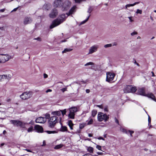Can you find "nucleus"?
Returning <instances> with one entry per match:
<instances>
[{"label":"nucleus","mask_w":156,"mask_h":156,"mask_svg":"<svg viewBox=\"0 0 156 156\" xmlns=\"http://www.w3.org/2000/svg\"><path fill=\"white\" fill-rule=\"evenodd\" d=\"M66 19V17L65 14H62L57 19L54 20L52 23V24L50 26V29H52L53 28L59 25L62 22L64 21Z\"/></svg>","instance_id":"f257e3e1"},{"label":"nucleus","mask_w":156,"mask_h":156,"mask_svg":"<svg viewBox=\"0 0 156 156\" xmlns=\"http://www.w3.org/2000/svg\"><path fill=\"white\" fill-rule=\"evenodd\" d=\"M137 94L140 95L147 96L151 98L154 101H156L155 97L152 93H149L147 94L145 93V90L144 88L139 89L137 91Z\"/></svg>","instance_id":"f03ea898"},{"label":"nucleus","mask_w":156,"mask_h":156,"mask_svg":"<svg viewBox=\"0 0 156 156\" xmlns=\"http://www.w3.org/2000/svg\"><path fill=\"white\" fill-rule=\"evenodd\" d=\"M10 122L14 126H16L17 127H20L23 128H25V125L26 124H28V123H25L20 121L19 120H10Z\"/></svg>","instance_id":"7ed1b4c3"},{"label":"nucleus","mask_w":156,"mask_h":156,"mask_svg":"<svg viewBox=\"0 0 156 156\" xmlns=\"http://www.w3.org/2000/svg\"><path fill=\"white\" fill-rule=\"evenodd\" d=\"M58 120V117L55 115L51 117L48 121V126L51 128L54 127Z\"/></svg>","instance_id":"20e7f679"},{"label":"nucleus","mask_w":156,"mask_h":156,"mask_svg":"<svg viewBox=\"0 0 156 156\" xmlns=\"http://www.w3.org/2000/svg\"><path fill=\"white\" fill-rule=\"evenodd\" d=\"M69 111V113L68 115V117L69 118L74 119L75 118V113L78 111V108L76 107H72L69 108L68 109Z\"/></svg>","instance_id":"39448f33"},{"label":"nucleus","mask_w":156,"mask_h":156,"mask_svg":"<svg viewBox=\"0 0 156 156\" xmlns=\"http://www.w3.org/2000/svg\"><path fill=\"white\" fill-rule=\"evenodd\" d=\"M108 119V115L105 114L101 112H99L98 114V119L100 122L103 121L106 122Z\"/></svg>","instance_id":"423d86ee"},{"label":"nucleus","mask_w":156,"mask_h":156,"mask_svg":"<svg viewBox=\"0 0 156 156\" xmlns=\"http://www.w3.org/2000/svg\"><path fill=\"white\" fill-rule=\"evenodd\" d=\"M10 58V56L8 55H0V63H4L8 61Z\"/></svg>","instance_id":"0eeeda50"},{"label":"nucleus","mask_w":156,"mask_h":156,"mask_svg":"<svg viewBox=\"0 0 156 156\" xmlns=\"http://www.w3.org/2000/svg\"><path fill=\"white\" fill-rule=\"evenodd\" d=\"M32 94L31 92H25L20 95V97L23 100L27 99L30 98Z\"/></svg>","instance_id":"6e6552de"},{"label":"nucleus","mask_w":156,"mask_h":156,"mask_svg":"<svg viewBox=\"0 0 156 156\" xmlns=\"http://www.w3.org/2000/svg\"><path fill=\"white\" fill-rule=\"evenodd\" d=\"M107 76L106 80L108 82H110L112 81L115 76V74L114 73H112L110 72L107 73Z\"/></svg>","instance_id":"1a4fd4ad"},{"label":"nucleus","mask_w":156,"mask_h":156,"mask_svg":"<svg viewBox=\"0 0 156 156\" xmlns=\"http://www.w3.org/2000/svg\"><path fill=\"white\" fill-rule=\"evenodd\" d=\"M99 48V45L98 44H94L90 47L89 50L88 54H92L96 52Z\"/></svg>","instance_id":"9d476101"},{"label":"nucleus","mask_w":156,"mask_h":156,"mask_svg":"<svg viewBox=\"0 0 156 156\" xmlns=\"http://www.w3.org/2000/svg\"><path fill=\"white\" fill-rule=\"evenodd\" d=\"M46 121V119L44 117H40L37 118L35 121L36 123H44Z\"/></svg>","instance_id":"9b49d317"},{"label":"nucleus","mask_w":156,"mask_h":156,"mask_svg":"<svg viewBox=\"0 0 156 156\" xmlns=\"http://www.w3.org/2000/svg\"><path fill=\"white\" fill-rule=\"evenodd\" d=\"M57 9H54L51 13L49 14V16L51 18H53L57 15Z\"/></svg>","instance_id":"f8f14e48"},{"label":"nucleus","mask_w":156,"mask_h":156,"mask_svg":"<svg viewBox=\"0 0 156 156\" xmlns=\"http://www.w3.org/2000/svg\"><path fill=\"white\" fill-rule=\"evenodd\" d=\"M32 21V19L30 17H27L24 19L23 23L24 25H27L31 23Z\"/></svg>","instance_id":"ddd939ff"},{"label":"nucleus","mask_w":156,"mask_h":156,"mask_svg":"<svg viewBox=\"0 0 156 156\" xmlns=\"http://www.w3.org/2000/svg\"><path fill=\"white\" fill-rule=\"evenodd\" d=\"M34 128L38 132L42 133L43 132V128L41 126L38 125H36L35 126Z\"/></svg>","instance_id":"4468645a"},{"label":"nucleus","mask_w":156,"mask_h":156,"mask_svg":"<svg viewBox=\"0 0 156 156\" xmlns=\"http://www.w3.org/2000/svg\"><path fill=\"white\" fill-rule=\"evenodd\" d=\"M11 77V76L10 75H9L8 76L5 75H0V81L3 80L4 79H9Z\"/></svg>","instance_id":"2eb2a0df"},{"label":"nucleus","mask_w":156,"mask_h":156,"mask_svg":"<svg viewBox=\"0 0 156 156\" xmlns=\"http://www.w3.org/2000/svg\"><path fill=\"white\" fill-rule=\"evenodd\" d=\"M76 8V6H74L70 10L69 12L66 13V14L67 15V16L70 14H72L73 12H75Z\"/></svg>","instance_id":"dca6fc26"},{"label":"nucleus","mask_w":156,"mask_h":156,"mask_svg":"<svg viewBox=\"0 0 156 156\" xmlns=\"http://www.w3.org/2000/svg\"><path fill=\"white\" fill-rule=\"evenodd\" d=\"M131 86H126L124 89V91L125 93H129L130 92Z\"/></svg>","instance_id":"f3484780"},{"label":"nucleus","mask_w":156,"mask_h":156,"mask_svg":"<svg viewBox=\"0 0 156 156\" xmlns=\"http://www.w3.org/2000/svg\"><path fill=\"white\" fill-rule=\"evenodd\" d=\"M67 123L70 127V129L71 130H73V126L74 125V124L73 123L72 121L71 120H69L68 121Z\"/></svg>","instance_id":"a211bd4d"},{"label":"nucleus","mask_w":156,"mask_h":156,"mask_svg":"<svg viewBox=\"0 0 156 156\" xmlns=\"http://www.w3.org/2000/svg\"><path fill=\"white\" fill-rule=\"evenodd\" d=\"M51 114L59 116L61 115V113L60 110V111L52 112H51Z\"/></svg>","instance_id":"6ab92c4d"},{"label":"nucleus","mask_w":156,"mask_h":156,"mask_svg":"<svg viewBox=\"0 0 156 156\" xmlns=\"http://www.w3.org/2000/svg\"><path fill=\"white\" fill-rule=\"evenodd\" d=\"M139 3V2H136L133 4H127L125 6V9H127L128 8H129L130 6H133Z\"/></svg>","instance_id":"aec40b11"},{"label":"nucleus","mask_w":156,"mask_h":156,"mask_svg":"<svg viewBox=\"0 0 156 156\" xmlns=\"http://www.w3.org/2000/svg\"><path fill=\"white\" fill-rule=\"evenodd\" d=\"M60 130L62 132H68L67 127L65 126H62L60 128Z\"/></svg>","instance_id":"412c9836"},{"label":"nucleus","mask_w":156,"mask_h":156,"mask_svg":"<svg viewBox=\"0 0 156 156\" xmlns=\"http://www.w3.org/2000/svg\"><path fill=\"white\" fill-rule=\"evenodd\" d=\"M61 3V0H57L56 1H55L54 2V3L55 4V6L56 7H58L59 6H60V5L59 4L60 3V4Z\"/></svg>","instance_id":"4be33fe9"},{"label":"nucleus","mask_w":156,"mask_h":156,"mask_svg":"<svg viewBox=\"0 0 156 156\" xmlns=\"http://www.w3.org/2000/svg\"><path fill=\"white\" fill-rule=\"evenodd\" d=\"M90 14H89V16L87 17V18L85 20H84L83 21H82L80 23V25H81L82 24H83L85 23L88 20L90 16Z\"/></svg>","instance_id":"5701e85b"},{"label":"nucleus","mask_w":156,"mask_h":156,"mask_svg":"<svg viewBox=\"0 0 156 156\" xmlns=\"http://www.w3.org/2000/svg\"><path fill=\"white\" fill-rule=\"evenodd\" d=\"M50 5L48 4H45L43 6V9H45L47 10H48V9L50 8Z\"/></svg>","instance_id":"b1692460"},{"label":"nucleus","mask_w":156,"mask_h":156,"mask_svg":"<svg viewBox=\"0 0 156 156\" xmlns=\"http://www.w3.org/2000/svg\"><path fill=\"white\" fill-rule=\"evenodd\" d=\"M136 90V87H133L131 86L130 89V92L134 93Z\"/></svg>","instance_id":"393cba45"},{"label":"nucleus","mask_w":156,"mask_h":156,"mask_svg":"<svg viewBox=\"0 0 156 156\" xmlns=\"http://www.w3.org/2000/svg\"><path fill=\"white\" fill-rule=\"evenodd\" d=\"M86 125V123H82L80 124L79 125V128L80 129L83 128Z\"/></svg>","instance_id":"a878e982"},{"label":"nucleus","mask_w":156,"mask_h":156,"mask_svg":"<svg viewBox=\"0 0 156 156\" xmlns=\"http://www.w3.org/2000/svg\"><path fill=\"white\" fill-rule=\"evenodd\" d=\"M72 50L73 49L71 48H65L63 51H62V53H66L67 52L70 51Z\"/></svg>","instance_id":"bb28decb"},{"label":"nucleus","mask_w":156,"mask_h":156,"mask_svg":"<svg viewBox=\"0 0 156 156\" xmlns=\"http://www.w3.org/2000/svg\"><path fill=\"white\" fill-rule=\"evenodd\" d=\"M63 144H60L55 146L54 147V148L55 149H58L62 147H63Z\"/></svg>","instance_id":"cd10ccee"},{"label":"nucleus","mask_w":156,"mask_h":156,"mask_svg":"<svg viewBox=\"0 0 156 156\" xmlns=\"http://www.w3.org/2000/svg\"><path fill=\"white\" fill-rule=\"evenodd\" d=\"M87 151L90 153H92L93 151V148L90 147H89L87 148Z\"/></svg>","instance_id":"c85d7f7f"},{"label":"nucleus","mask_w":156,"mask_h":156,"mask_svg":"<svg viewBox=\"0 0 156 156\" xmlns=\"http://www.w3.org/2000/svg\"><path fill=\"white\" fill-rule=\"evenodd\" d=\"M97 113V111L95 110H93L92 112V115L93 117H94Z\"/></svg>","instance_id":"c756f323"},{"label":"nucleus","mask_w":156,"mask_h":156,"mask_svg":"<svg viewBox=\"0 0 156 156\" xmlns=\"http://www.w3.org/2000/svg\"><path fill=\"white\" fill-rule=\"evenodd\" d=\"M60 111L61 114H62L63 116L65 115L66 112V109L62 110H60Z\"/></svg>","instance_id":"7c9ffc66"},{"label":"nucleus","mask_w":156,"mask_h":156,"mask_svg":"<svg viewBox=\"0 0 156 156\" xmlns=\"http://www.w3.org/2000/svg\"><path fill=\"white\" fill-rule=\"evenodd\" d=\"M142 11L141 10H140L139 9H137L136 11V14H141L142 13Z\"/></svg>","instance_id":"2f4dec72"},{"label":"nucleus","mask_w":156,"mask_h":156,"mask_svg":"<svg viewBox=\"0 0 156 156\" xmlns=\"http://www.w3.org/2000/svg\"><path fill=\"white\" fill-rule=\"evenodd\" d=\"M112 46V44H108L105 45L104 46V47L105 48H107L108 47H110Z\"/></svg>","instance_id":"473e14b6"},{"label":"nucleus","mask_w":156,"mask_h":156,"mask_svg":"<svg viewBox=\"0 0 156 156\" xmlns=\"http://www.w3.org/2000/svg\"><path fill=\"white\" fill-rule=\"evenodd\" d=\"M45 118L46 119H50V115L49 113H46L45 115Z\"/></svg>","instance_id":"72a5a7b5"},{"label":"nucleus","mask_w":156,"mask_h":156,"mask_svg":"<svg viewBox=\"0 0 156 156\" xmlns=\"http://www.w3.org/2000/svg\"><path fill=\"white\" fill-rule=\"evenodd\" d=\"M46 132L48 134L54 133H56L55 131H47Z\"/></svg>","instance_id":"f704fd0d"},{"label":"nucleus","mask_w":156,"mask_h":156,"mask_svg":"<svg viewBox=\"0 0 156 156\" xmlns=\"http://www.w3.org/2000/svg\"><path fill=\"white\" fill-rule=\"evenodd\" d=\"M94 65V63L93 62H89L87 63L86 64H85L84 65V66H88V65Z\"/></svg>","instance_id":"c9c22d12"},{"label":"nucleus","mask_w":156,"mask_h":156,"mask_svg":"<svg viewBox=\"0 0 156 156\" xmlns=\"http://www.w3.org/2000/svg\"><path fill=\"white\" fill-rule=\"evenodd\" d=\"M33 130V127L32 126H31L29 128L27 129V131L28 132H31Z\"/></svg>","instance_id":"e433bc0d"},{"label":"nucleus","mask_w":156,"mask_h":156,"mask_svg":"<svg viewBox=\"0 0 156 156\" xmlns=\"http://www.w3.org/2000/svg\"><path fill=\"white\" fill-rule=\"evenodd\" d=\"M86 0H75V2L77 3H80L82 2L86 1Z\"/></svg>","instance_id":"4c0bfd02"},{"label":"nucleus","mask_w":156,"mask_h":156,"mask_svg":"<svg viewBox=\"0 0 156 156\" xmlns=\"http://www.w3.org/2000/svg\"><path fill=\"white\" fill-rule=\"evenodd\" d=\"M93 122V119H91L87 123V125H90L92 124Z\"/></svg>","instance_id":"58836bf2"},{"label":"nucleus","mask_w":156,"mask_h":156,"mask_svg":"<svg viewBox=\"0 0 156 156\" xmlns=\"http://www.w3.org/2000/svg\"><path fill=\"white\" fill-rule=\"evenodd\" d=\"M122 131L123 133H125L126 134H128V130H127L125 129H122Z\"/></svg>","instance_id":"ea45409f"},{"label":"nucleus","mask_w":156,"mask_h":156,"mask_svg":"<svg viewBox=\"0 0 156 156\" xmlns=\"http://www.w3.org/2000/svg\"><path fill=\"white\" fill-rule=\"evenodd\" d=\"M134 133V131H133L130 130H128V133H129L130 134V136L131 137H132L133 136L132 134Z\"/></svg>","instance_id":"a19ab883"},{"label":"nucleus","mask_w":156,"mask_h":156,"mask_svg":"<svg viewBox=\"0 0 156 156\" xmlns=\"http://www.w3.org/2000/svg\"><path fill=\"white\" fill-rule=\"evenodd\" d=\"M67 87L63 88L61 89V90L62 92H64L65 91H66L67 90Z\"/></svg>","instance_id":"79ce46f5"},{"label":"nucleus","mask_w":156,"mask_h":156,"mask_svg":"<svg viewBox=\"0 0 156 156\" xmlns=\"http://www.w3.org/2000/svg\"><path fill=\"white\" fill-rule=\"evenodd\" d=\"M137 34V33L136 31H134L133 32L131 33V35L132 36H133L134 35H136Z\"/></svg>","instance_id":"37998d69"},{"label":"nucleus","mask_w":156,"mask_h":156,"mask_svg":"<svg viewBox=\"0 0 156 156\" xmlns=\"http://www.w3.org/2000/svg\"><path fill=\"white\" fill-rule=\"evenodd\" d=\"M92 8L91 7H90L88 9L87 12L89 13V14H90L92 11Z\"/></svg>","instance_id":"c03bdc74"},{"label":"nucleus","mask_w":156,"mask_h":156,"mask_svg":"<svg viewBox=\"0 0 156 156\" xmlns=\"http://www.w3.org/2000/svg\"><path fill=\"white\" fill-rule=\"evenodd\" d=\"M34 40H37L38 41H41V38L39 37H38L37 38H34Z\"/></svg>","instance_id":"a18cd8bd"},{"label":"nucleus","mask_w":156,"mask_h":156,"mask_svg":"<svg viewBox=\"0 0 156 156\" xmlns=\"http://www.w3.org/2000/svg\"><path fill=\"white\" fill-rule=\"evenodd\" d=\"M133 18V17L132 16H130L128 17V18L130 22H133L134 21L132 19Z\"/></svg>","instance_id":"49530a36"},{"label":"nucleus","mask_w":156,"mask_h":156,"mask_svg":"<svg viewBox=\"0 0 156 156\" xmlns=\"http://www.w3.org/2000/svg\"><path fill=\"white\" fill-rule=\"evenodd\" d=\"M96 148L99 150H101V147L100 146L97 145L96 146Z\"/></svg>","instance_id":"de8ad7c7"},{"label":"nucleus","mask_w":156,"mask_h":156,"mask_svg":"<svg viewBox=\"0 0 156 156\" xmlns=\"http://www.w3.org/2000/svg\"><path fill=\"white\" fill-rule=\"evenodd\" d=\"M148 123L149 124L151 122V119L150 116L148 115Z\"/></svg>","instance_id":"09e8293b"},{"label":"nucleus","mask_w":156,"mask_h":156,"mask_svg":"<svg viewBox=\"0 0 156 156\" xmlns=\"http://www.w3.org/2000/svg\"><path fill=\"white\" fill-rule=\"evenodd\" d=\"M115 122L117 123V124H118V125H119V121L116 118H115Z\"/></svg>","instance_id":"8fccbe9b"},{"label":"nucleus","mask_w":156,"mask_h":156,"mask_svg":"<svg viewBox=\"0 0 156 156\" xmlns=\"http://www.w3.org/2000/svg\"><path fill=\"white\" fill-rule=\"evenodd\" d=\"M104 111L105 112H108V108L107 106H106L104 108Z\"/></svg>","instance_id":"3c124183"},{"label":"nucleus","mask_w":156,"mask_h":156,"mask_svg":"<svg viewBox=\"0 0 156 156\" xmlns=\"http://www.w3.org/2000/svg\"><path fill=\"white\" fill-rule=\"evenodd\" d=\"M97 139L98 140H105V139L104 138H103L102 137H101V136L98 137V138H97Z\"/></svg>","instance_id":"603ef678"},{"label":"nucleus","mask_w":156,"mask_h":156,"mask_svg":"<svg viewBox=\"0 0 156 156\" xmlns=\"http://www.w3.org/2000/svg\"><path fill=\"white\" fill-rule=\"evenodd\" d=\"M97 106L101 108H103V106L102 105H97Z\"/></svg>","instance_id":"864d4df0"},{"label":"nucleus","mask_w":156,"mask_h":156,"mask_svg":"<svg viewBox=\"0 0 156 156\" xmlns=\"http://www.w3.org/2000/svg\"><path fill=\"white\" fill-rule=\"evenodd\" d=\"M48 77V75L45 74V73H44V78H47Z\"/></svg>","instance_id":"5fc2aeb1"},{"label":"nucleus","mask_w":156,"mask_h":156,"mask_svg":"<svg viewBox=\"0 0 156 156\" xmlns=\"http://www.w3.org/2000/svg\"><path fill=\"white\" fill-rule=\"evenodd\" d=\"M112 46H116L117 44V43L116 42H114L112 43Z\"/></svg>","instance_id":"6e6d98bb"},{"label":"nucleus","mask_w":156,"mask_h":156,"mask_svg":"<svg viewBox=\"0 0 156 156\" xmlns=\"http://www.w3.org/2000/svg\"><path fill=\"white\" fill-rule=\"evenodd\" d=\"M43 144L42 145H41V146H45L46 145L45 141L44 140H43Z\"/></svg>","instance_id":"4d7b16f0"},{"label":"nucleus","mask_w":156,"mask_h":156,"mask_svg":"<svg viewBox=\"0 0 156 156\" xmlns=\"http://www.w3.org/2000/svg\"><path fill=\"white\" fill-rule=\"evenodd\" d=\"M51 91H52V90H51V89H48L46 91V93H48V92H51Z\"/></svg>","instance_id":"13d9d810"},{"label":"nucleus","mask_w":156,"mask_h":156,"mask_svg":"<svg viewBox=\"0 0 156 156\" xmlns=\"http://www.w3.org/2000/svg\"><path fill=\"white\" fill-rule=\"evenodd\" d=\"M134 63L136 64L137 66H139V64L136 62V61L135 60L134 62Z\"/></svg>","instance_id":"bf43d9fd"},{"label":"nucleus","mask_w":156,"mask_h":156,"mask_svg":"<svg viewBox=\"0 0 156 156\" xmlns=\"http://www.w3.org/2000/svg\"><path fill=\"white\" fill-rule=\"evenodd\" d=\"M83 156H92V155L90 154H85Z\"/></svg>","instance_id":"052dcab7"},{"label":"nucleus","mask_w":156,"mask_h":156,"mask_svg":"<svg viewBox=\"0 0 156 156\" xmlns=\"http://www.w3.org/2000/svg\"><path fill=\"white\" fill-rule=\"evenodd\" d=\"M5 9H0V11L1 12H3L5 11Z\"/></svg>","instance_id":"680f3d73"},{"label":"nucleus","mask_w":156,"mask_h":156,"mask_svg":"<svg viewBox=\"0 0 156 156\" xmlns=\"http://www.w3.org/2000/svg\"><path fill=\"white\" fill-rule=\"evenodd\" d=\"M97 154L98 155H102L103 154V153L102 152H97Z\"/></svg>","instance_id":"e2e57ef3"},{"label":"nucleus","mask_w":156,"mask_h":156,"mask_svg":"<svg viewBox=\"0 0 156 156\" xmlns=\"http://www.w3.org/2000/svg\"><path fill=\"white\" fill-rule=\"evenodd\" d=\"M90 92V90L89 89H87L86 90V92L87 93H88Z\"/></svg>","instance_id":"0e129e2a"},{"label":"nucleus","mask_w":156,"mask_h":156,"mask_svg":"<svg viewBox=\"0 0 156 156\" xmlns=\"http://www.w3.org/2000/svg\"><path fill=\"white\" fill-rule=\"evenodd\" d=\"M25 150L27 151L28 152H32L31 151H30V150H29V149H26Z\"/></svg>","instance_id":"69168bd1"},{"label":"nucleus","mask_w":156,"mask_h":156,"mask_svg":"<svg viewBox=\"0 0 156 156\" xmlns=\"http://www.w3.org/2000/svg\"><path fill=\"white\" fill-rule=\"evenodd\" d=\"M88 135L89 137H92L93 136V134L91 133H89Z\"/></svg>","instance_id":"338daca9"},{"label":"nucleus","mask_w":156,"mask_h":156,"mask_svg":"<svg viewBox=\"0 0 156 156\" xmlns=\"http://www.w3.org/2000/svg\"><path fill=\"white\" fill-rule=\"evenodd\" d=\"M151 73L152 74V76H155V75H154V73L153 72H152V71L151 72Z\"/></svg>","instance_id":"774afa93"}]
</instances>
